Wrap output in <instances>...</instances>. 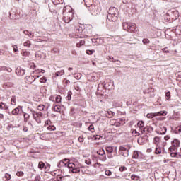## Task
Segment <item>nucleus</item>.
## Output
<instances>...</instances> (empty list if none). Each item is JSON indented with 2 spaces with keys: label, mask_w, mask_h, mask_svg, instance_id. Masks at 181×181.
Masks as SVG:
<instances>
[{
  "label": "nucleus",
  "mask_w": 181,
  "mask_h": 181,
  "mask_svg": "<svg viewBox=\"0 0 181 181\" xmlns=\"http://www.w3.org/2000/svg\"><path fill=\"white\" fill-rule=\"evenodd\" d=\"M64 21L65 22V23H69V22H71V18L69 17H68V16L64 14Z\"/></svg>",
  "instance_id": "5701e85b"
},
{
  "label": "nucleus",
  "mask_w": 181,
  "mask_h": 181,
  "mask_svg": "<svg viewBox=\"0 0 181 181\" xmlns=\"http://www.w3.org/2000/svg\"><path fill=\"white\" fill-rule=\"evenodd\" d=\"M84 45H86V41L81 40L79 41V42L76 43V47H81V46H84Z\"/></svg>",
  "instance_id": "4be33fe9"
},
{
  "label": "nucleus",
  "mask_w": 181,
  "mask_h": 181,
  "mask_svg": "<svg viewBox=\"0 0 181 181\" xmlns=\"http://www.w3.org/2000/svg\"><path fill=\"white\" fill-rule=\"evenodd\" d=\"M38 168L42 170V169H47V167H46V164L43 163L42 161H40L38 163Z\"/></svg>",
  "instance_id": "2eb2a0df"
},
{
  "label": "nucleus",
  "mask_w": 181,
  "mask_h": 181,
  "mask_svg": "<svg viewBox=\"0 0 181 181\" xmlns=\"http://www.w3.org/2000/svg\"><path fill=\"white\" fill-rule=\"evenodd\" d=\"M111 11H117V8H115V7H112V8H110V9H109V12L110 13H108L109 14H108V16H107V19H108V21H110V22H114V16H115V13H112V12H111ZM112 15H113V16H112Z\"/></svg>",
  "instance_id": "0eeeda50"
},
{
  "label": "nucleus",
  "mask_w": 181,
  "mask_h": 181,
  "mask_svg": "<svg viewBox=\"0 0 181 181\" xmlns=\"http://www.w3.org/2000/svg\"><path fill=\"white\" fill-rule=\"evenodd\" d=\"M107 158L109 159H112V158H114V156H112V154L111 153H107Z\"/></svg>",
  "instance_id": "13d9d810"
},
{
  "label": "nucleus",
  "mask_w": 181,
  "mask_h": 181,
  "mask_svg": "<svg viewBox=\"0 0 181 181\" xmlns=\"http://www.w3.org/2000/svg\"><path fill=\"white\" fill-rule=\"evenodd\" d=\"M70 115H74V108H71V111L69 112Z\"/></svg>",
  "instance_id": "0e129e2a"
},
{
  "label": "nucleus",
  "mask_w": 181,
  "mask_h": 181,
  "mask_svg": "<svg viewBox=\"0 0 181 181\" xmlns=\"http://www.w3.org/2000/svg\"><path fill=\"white\" fill-rule=\"evenodd\" d=\"M78 142H84V137L83 136H81L78 139Z\"/></svg>",
  "instance_id": "864d4df0"
},
{
  "label": "nucleus",
  "mask_w": 181,
  "mask_h": 181,
  "mask_svg": "<svg viewBox=\"0 0 181 181\" xmlns=\"http://www.w3.org/2000/svg\"><path fill=\"white\" fill-rule=\"evenodd\" d=\"M171 145L168 149L170 151V155L172 158H180V154L177 153L176 151H177V148L180 146V141L175 139L173 141H171Z\"/></svg>",
  "instance_id": "f03ea898"
},
{
  "label": "nucleus",
  "mask_w": 181,
  "mask_h": 181,
  "mask_svg": "<svg viewBox=\"0 0 181 181\" xmlns=\"http://www.w3.org/2000/svg\"><path fill=\"white\" fill-rule=\"evenodd\" d=\"M74 77L76 80H80V78H81V74H79V73L74 74Z\"/></svg>",
  "instance_id": "c756f323"
},
{
  "label": "nucleus",
  "mask_w": 181,
  "mask_h": 181,
  "mask_svg": "<svg viewBox=\"0 0 181 181\" xmlns=\"http://www.w3.org/2000/svg\"><path fill=\"white\" fill-rule=\"evenodd\" d=\"M54 5H60L63 4V0H52Z\"/></svg>",
  "instance_id": "a878e982"
},
{
  "label": "nucleus",
  "mask_w": 181,
  "mask_h": 181,
  "mask_svg": "<svg viewBox=\"0 0 181 181\" xmlns=\"http://www.w3.org/2000/svg\"><path fill=\"white\" fill-rule=\"evenodd\" d=\"M64 84H66V86H67V84H70V81H69L67 79H64Z\"/></svg>",
  "instance_id": "bf43d9fd"
},
{
  "label": "nucleus",
  "mask_w": 181,
  "mask_h": 181,
  "mask_svg": "<svg viewBox=\"0 0 181 181\" xmlns=\"http://www.w3.org/2000/svg\"><path fill=\"white\" fill-rule=\"evenodd\" d=\"M107 60H114V57L109 56L107 57Z\"/></svg>",
  "instance_id": "774afa93"
},
{
  "label": "nucleus",
  "mask_w": 181,
  "mask_h": 181,
  "mask_svg": "<svg viewBox=\"0 0 181 181\" xmlns=\"http://www.w3.org/2000/svg\"><path fill=\"white\" fill-rule=\"evenodd\" d=\"M23 33L24 35H26V36H28L30 39H32V37H35V33L29 32L28 30H24Z\"/></svg>",
  "instance_id": "9b49d317"
},
{
  "label": "nucleus",
  "mask_w": 181,
  "mask_h": 181,
  "mask_svg": "<svg viewBox=\"0 0 181 181\" xmlns=\"http://www.w3.org/2000/svg\"><path fill=\"white\" fill-rule=\"evenodd\" d=\"M131 179H132V180H136V181H138V180H139V176H138V175H136L135 174H133L131 176Z\"/></svg>",
  "instance_id": "c85d7f7f"
},
{
  "label": "nucleus",
  "mask_w": 181,
  "mask_h": 181,
  "mask_svg": "<svg viewBox=\"0 0 181 181\" xmlns=\"http://www.w3.org/2000/svg\"><path fill=\"white\" fill-rule=\"evenodd\" d=\"M46 81H47V79L45 76L40 79V83H46Z\"/></svg>",
  "instance_id": "c03bdc74"
},
{
  "label": "nucleus",
  "mask_w": 181,
  "mask_h": 181,
  "mask_svg": "<svg viewBox=\"0 0 181 181\" xmlns=\"http://www.w3.org/2000/svg\"><path fill=\"white\" fill-rule=\"evenodd\" d=\"M137 127H139V128H144V127H145V123L142 120L139 121L137 123Z\"/></svg>",
  "instance_id": "cd10ccee"
},
{
  "label": "nucleus",
  "mask_w": 181,
  "mask_h": 181,
  "mask_svg": "<svg viewBox=\"0 0 181 181\" xmlns=\"http://www.w3.org/2000/svg\"><path fill=\"white\" fill-rule=\"evenodd\" d=\"M25 71H26V70H25L21 67H18L16 69V74H17L18 76H25Z\"/></svg>",
  "instance_id": "6e6552de"
},
{
  "label": "nucleus",
  "mask_w": 181,
  "mask_h": 181,
  "mask_svg": "<svg viewBox=\"0 0 181 181\" xmlns=\"http://www.w3.org/2000/svg\"><path fill=\"white\" fill-rule=\"evenodd\" d=\"M54 111L56 112H62V106H60V105H54Z\"/></svg>",
  "instance_id": "412c9836"
},
{
  "label": "nucleus",
  "mask_w": 181,
  "mask_h": 181,
  "mask_svg": "<svg viewBox=\"0 0 181 181\" xmlns=\"http://www.w3.org/2000/svg\"><path fill=\"white\" fill-rule=\"evenodd\" d=\"M63 74H64V70H61V71H57L55 73L56 77H59L60 76H63Z\"/></svg>",
  "instance_id": "bb28decb"
},
{
  "label": "nucleus",
  "mask_w": 181,
  "mask_h": 181,
  "mask_svg": "<svg viewBox=\"0 0 181 181\" xmlns=\"http://www.w3.org/2000/svg\"><path fill=\"white\" fill-rule=\"evenodd\" d=\"M165 141H169V139H170V136L167 135L164 137Z\"/></svg>",
  "instance_id": "e2e57ef3"
},
{
  "label": "nucleus",
  "mask_w": 181,
  "mask_h": 181,
  "mask_svg": "<svg viewBox=\"0 0 181 181\" xmlns=\"http://www.w3.org/2000/svg\"><path fill=\"white\" fill-rule=\"evenodd\" d=\"M12 47L13 49V52L14 53H16V52H18V45H13Z\"/></svg>",
  "instance_id": "8fccbe9b"
},
{
  "label": "nucleus",
  "mask_w": 181,
  "mask_h": 181,
  "mask_svg": "<svg viewBox=\"0 0 181 181\" xmlns=\"http://www.w3.org/2000/svg\"><path fill=\"white\" fill-rule=\"evenodd\" d=\"M172 12H173V15L175 16V19H177V18H179V11L175 10Z\"/></svg>",
  "instance_id": "f704fd0d"
},
{
  "label": "nucleus",
  "mask_w": 181,
  "mask_h": 181,
  "mask_svg": "<svg viewBox=\"0 0 181 181\" xmlns=\"http://www.w3.org/2000/svg\"><path fill=\"white\" fill-rule=\"evenodd\" d=\"M23 56L29 57V56H30V52H28V51H25L23 52Z\"/></svg>",
  "instance_id": "ea45409f"
},
{
  "label": "nucleus",
  "mask_w": 181,
  "mask_h": 181,
  "mask_svg": "<svg viewBox=\"0 0 181 181\" xmlns=\"http://www.w3.org/2000/svg\"><path fill=\"white\" fill-rule=\"evenodd\" d=\"M106 152L107 153H112V152H114V148L112 146H107L106 147Z\"/></svg>",
  "instance_id": "393cba45"
},
{
  "label": "nucleus",
  "mask_w": 181,
  "mask_h": 181,
  "mask_svg": "<svg viewBox=\"0 0 181 181\" xmlns=\"http://www.w3.org/2000/svg\"><path fill=\"white\" fill-rule=\"evenodd\" d=\"M119 172H125V170H127V167L121 166V167H119Z\"/></svg>",
  "instance_id": "a19ab883"
},
{
  "label": "nucleus",
  "mask_w": 181,
  "mask_h": 181,
  "mask_svg": "<svg viewBox=\"0 0 181 181\" xmlns=\"http://www.w3.org/2000/svg\"><path fill=\"white\" fill-rule=\"evenodd\" d=\"M88 130H89V131H91L92 132H94V125L90 124V125L88 127Z\"/></svg>",
  "instance_id": "3c124183"
},
{
  "label": "nucleus",
  "mask_w": 181,
  "mask_h": 181,
  "mask_svg": "<svg viewBox=\"0 0 181 181\" xmlns=\"http://www.w3.org/2000/svg\"><path fill=\"white\" fill-rule=\"evenodd\" d=\"M132 159H139V151H134L132 155Z\"/></svg>",
  "instance_id": "a211bd4d"
},
{
  "label": "nucleus",
  "mask_w": 181,
  "mask_h": 181,
  "mask_svg": "<svg viewBox=\"0 0 181 181\" xmlns=\"http://www.w3.org/2000/svg\"><path fill=\"white\" fill-rule=\"evenodd\" d=\"M48 131H56V127L54 125H50L47 127Z\"/></svg>",
  "instance_id": "7c9ffc66"
},
{
  "label": "nucleus",
  "mask_w": 181,
  "mask_h": 181,
  "mask_svg": "<svg viewBox=\"0 0 181 181\" xmlns=\"http://www.w3.org/2000/svg\"><path fill=\"white\" fill-rule=\"evenodd\" d=\"M5 107H6V104L4 103H0V109L1 110H4V108H5Z\"/></svg>",
  "instance_id": "de8ad7c7"
},
{
  "label": "nucleus",
  "mask_w": 181,
  "mask_h": 181,
  "mask_svg": "<svg viewBox=\"0 0 181 181\" xmlns=\"http://www.w3.org/2000/svg\"><path fill=\"white\" fill-rule=\"evenodd\" d=\"M12 177L11 176V174L6 173L5 174V178L7 179V180H11V178Z\"/></svg>",
  "instance_id": "49530a36"
},
{
  "label": "nucleus",
  "mask_w": 181,
  "mask_h": 181,
  "mask_svg": "<svg viewBox=\"0 0 181 181\" xmlns=\"http://www.w3.org/2000/svg\"><path fill=\"white\" fill-rule=\"evenodd\" d=\"M57 166V168H67L69 169V173H80V167H78L74 163H71L70 160L67 158L60 160Z\"/></svg>",
  "instance_id": "f257e3e1"
},
{
  "label": "nucleus",
  "mask_w": 181,
  "mask_h": 181,
  "mask_svg": "<svg viewBox=\"0 0 181 181\" xmlns=\"http://www.w3.org/2000/svg\"><path fill=\"white\" fill-rule=\"evenodd\" d=\"M155 153L156 155H159V153H162V150L160 148H156Z\"/></svg>",
  "instance_id": "58836bf2"
},
{
  "label": "nucleus",
  "mask_w": 181,
  "mask_h": 181,
  "mask_svg": "<svg viewBox=\"0 0 181 181\" xmlns=\"http://www.w3.org/2000/svg\"><path fill=\"white\" fill-rule=\"evenodd\" d=\"M165 98L166 100H170V91L165 93Z\"/></svg>",
  "instance_id": "4c0bfd02"
},
{
  "label": "nucleus",
  "mask_w": 181,
  "mask_h": 181,
  "mask_svg": "<svg viewBox=\"0 0 181 181\" xmlns=\"http://www.w3.org/2000/svg\"><path fill=\"white\" fill-rule=\"evenodd\" d=\"M129 149H131V146H120L119 148V153L122 155V156H124V158H128L129 155Z\"/></svg>",
  "instance_id": "39448f33"
},
{
  "label": "nucleus",
  "mask_w": 181,
  "mask_h": 181,
  "mask_svg": "<svg viewBox=\"0 0 181 181\" xmlns=\"http://www.w3.org/2000/svg\"><path fill=\"white\" fill-rule=\"evenodd\" d=\"M156 117H165L168 115V112L163 110L160 112H155Z\"/></svg>",
  "instance_id": "9d476101"
},
{
  "label": "nucleus",
  "mask_w": 181,
  "mask_h": 181,
  "mask_svg": "<svg viewBox=\"0 0 181 181\" xmlns=\"http://www.w3.org/2000/svg\"><path fill=\"white\" fill-rule=\"evenodd\" d=\"M38 111H47L49 110V107H45V105H40L37 106Z\"/></svg>",
  "instance_id": "f8f14e48"
},
{
  "label": "nucleus",
  "mask_w": 181,
  "mask_h": 181,
  "mask_svg": "<svg viewBox=\"0 0 181 181\" xmlns=\"http://www.w3.org/2000/svg\"><path fill=\"white\" fill-rule=\"evenodd\" d=\"M16 175H17V176H18V177H21V176H23L24 173H23V171H18V172L16 173Z\"/></svg>",
  "instance_id": "09e8293b"
},
{
  "label": "nucleus",
  "mask_w": 181,
  "mask_h": 181,
  "mask_svg": "<svg viewBox=\"0 0 181 181\" xmlns=\"http://www.w3.org/2000/svg\"><path fill=\"white\" fill-rule=\"evenodd\" d=\"M5 70H6V66H0V72L5 71Z\"/></svg>",
  "instance_id": "5fc2aeb1"
},
{
  "label": "nucleus",
  "mask_w": 181,
  "mask_h": 181,
  "mask_svg": "<svg viewBox=\"0 0 181 181\" xmlns=\"http://www.w3.org/2000/svg\"><path fill=\"white\" fill-rule=\"evenodd\" d=\"M23 108V106H18L16 108H15V109L12 111L13 115H18V114H19V111H23V110H22Z\"/></svg>",
  "instance_id": "1a4fd4ad"
},
{
  "label": "nucleus",
  "mask_w": 181,
  "mask_h": 181,
  "mask_svg": "<svg viewBox=\"0 0 181 181\" xmlns=\"http://www.w3.org/2000/svg\"><path fill=\"white\" fill-rule=\"evenodd\" d=\"M142 42L144 43V45H148L149 39L144 38L143 39Z\"/></svg>",
  "instance_id": "37998d69"
},
{
  "label": "nucleus",
  "mask_w": 181,
  "mask_h": 181,
  "mask_svg": "<svg viewBox=\"0 0 181 181\" xmlns=\"http://www.w3.org/2000/svg\"><path fill=\"white\" fill-rule=\"evenodd\" d=\"M154 141H155V142H159L160 141V139L158 136H156L154 138Z\"/></svg>",
  "instance_id": "680f3d73"
},
{
  "label": "nucleus",
  "mask_w": 181,
  "mask_h": 181,
  "mask_svg": "<svg viewBox=\"0 0 181 181\" xmlns=\"http://www.w3.org/2000/svg\"><path fill=\"white\" fill-rule=\"evenodd\" d=\"M55 101H56V103H57V104L62 103V96H60V95H57V96L55 97Z\"/></svg>",
  "instance_id": "2f4dec72"
},
{
  "label": "nucleus",
  "mask_w": 181,
  "mask_h": 181,
  "mask_svg": "<svg viewBox=\"0 0 181 181\" xmlns=\"http://www.w3.org/2000/svg\"><path fill=\"white\" fill-rule=\"evenodd\" d=\"M162 51L163 52V53H170L168 47H166L162 49Z\"/></svg>",
  "instance_id": "603ef678"
},
{
  "label": "nucleus",
  "mask_w": 181,
  "mask_h": 181,
  "mask_svg": "<svg viewBox=\"0 0 181 181\" xmlns=\"http://www.w3.org/2000/svg\"><path fill=\"white\" fill-rule=\"evenodd\" d=\"M107 118H112V117H114V115H115V112H112V111H107L106 112L105 114Z\"/></svg>",
  "instance_id": "f3484780"
},
{
  "label": "nucleus",
  "mask_w": 181,
  "mask_h": 181,
  "mask_svg": "<svg viewBox=\"0 0 181 181\" xmlns=\"http://www.w3.org/2000/svg\"><path fill=\"white\" fill-rule=\"evenodd\" d=\"M68 18H70L71 21H73V18L74 16V13L71 11H69L66 14H65Z\"/></svg>",
  "instance_id": "aec40b11"
},
{
  "label": "nucleus",
  "mask_w": 181,
  "mask_h": 181,
  "mask_svg": "<svg viewBox=\"0 0 181 181\" xmlns=\"http://www.w3.org/2000/svg\"><path fill=\"white\" fill-rule=\"evenodd\" d=\"M33 118L37 122V124H42V117H39L35 115V113H33Z\"/></svg>",
  "instance_id": "ddd939ff"
},
{
  "label": "nucleus",
  "mask_w": 181,
  "mask_h": 181,
  "mask_svg": "<svg viewBox=\"0 0 181 181\" xmlns=\"http://www.w3.org/2000/svg\"><path fill=\"white\" fill-rule=\"evenodd\" d=\"M30 111L32 112H33V114H35V117H38L40 118H43V113H42L40 112H36V111H34L33 110H30Z\"/></svg>",
  "instance_id": "dca6fc26"
},
{
  "label": "nucleus",
  "mask_w": 181,
  "mask_h": 181,
  "mask_svg": "<svg viewBox=\"0 0 181 181\" xmlns=\"http://www.w3.org/2000/svg\"><path fill=\"white\" fill-rule=\"evenodd\" d=\"M107 84L102 83H99L98 86V90H100V87H104V88H107Z\"/></svg>",
  "instance_id": "c9c22d12"
},
{
  "label": "nucleus",
  "mask_w": 181,
  "mask_h": 181,
  "mask_svg": "<svg viewBox=\"0 0 181 181\" xmlns=\"http://www.w3.org/2000/svg\"><path fill=\"white\" fill-rule=\"evenodd\" d=\"M11 104H13V105H15L16 104V99L12 98H11Z\"/></svg>",
  "instance_id": "6e6d98bb"
},
{
  "label": "nucleus",
  "mask_w": 181,
  "mask_h": 181,
  "mask_svg": "<svg viewBox=\"0 0 181 181\" xmlns=\"http://www.w3.org/2000/svg\"><path fill=\"white\" fill-rule=\"evenodd\" d=\"M134 134H136V136H139V135H141V134H139V132H138V131H136V130H134L133 134H134Z\"/></svg>",
  "instance_id": "052dcab7"
},
{
  "label": "nucleus",
  "mask_w": 181,
  "mask_h": 181,
  "mask_svg": "<svg viewBox=\"0 0 181 181\" xmlns=\"http://www.w3.org/2000/svg\"><path fill=\"white\" fill-rule=\"evenodd\" d=\"M105 175H107V176H111V175H112V173L110 170H106Z\"/></svg>",
  "instance_id": "4d7b16f0"
},
{
  "label": "nucleus",
  "mask_w": 181,
  "mask_h": 181,
  "mask_svg": "<svg viewBox=\"0 0 181 181\" xmlns=\"http://www.w3.org/2000/svg\"><path fill=\"white\" fill-rule=\"evenodd\" d=\"M6 71H8V73H11L12 71L11 68H6Z\"/></svg>",
  "instance_id": "338daca9"
},
{
  "label": "nucleus",
  "mask_w": 181,
  "mask_h": 181,
  "mask_svg": "<svg viewBox=\"0 0 181 181\" xmlns=\"http://www.w3.org/2000/svg\"><path fill=\"white\" fill-rule=\"evenodd\" d=\"M156 119L157 121H165V119H166V118L164 117H156Z\"/></svg>",
  "instance_id": "a18cd8bd"
},
{
  "label": "nucleus",
  "mask_w": 181,
  "mask_h": 181,
  "mask_svg": "<svg viewBox=\"0 0 181 181\" xmlns=\"http://www.w3.org/2000/svg\"><path fill=\"white\" fill-rule=\"evenodd\" d=\"M162 131L163 132H160V135H165V134H166V131H168V129L165 127H163Z\"/></svg>",
  "instance_id": "e433bc0d"
},
{
  "label": "nucleus",
  "mask_w": 181,
  "mask_h": 181,
  "mask_svg": "<svg viewBox=\"0 0 181 181\" xmlns=\"http://www.w3.org/2000/svg\"><path fill=\"white\" fill-rule=\"evenodd\" d=\"M22 112L23 114L24 122H28V121H29V118H30V115L23 112V110H22Z\"/></svg>",
  "instance_id": "4468645a"
},
{
  "label": "nucleus",
  "mask_w": 181,
  "mask_h": 181,
  "mask_svg": "<svg viewBox=\"0 0 181 181\" xmlns=\"http://www.w3.org/2000/svg\"><path fill=\"white\" fill-rule=\"evenodd\" d=\"M123 29L124 30H127V32H130V33H132L133 32H135L136 30V24L132 23H123Z\"/></svg>",
  "instance_id": "7ed1b4c3"
},
{
  "label": "nucleus",
  "mask_w": 181,
  "mask_h": 181,
  "mask_svg": "<svg viewBox=\"0 0 181 181\" xmlns=\"http://www.w3.org/2000/svg\"><path fill=\"white\" fill-rule=\"evenodd\" d=\"M40 180V175H37L35 178V181H39Z\"/></svg>",
  "instance_id": "69168bd1"
},
{
  "label": "nucleus",
  "mask_w": 181,
  "mask_h": 181,
  "mask_svg": "<svg viewBox=\"0 0 181 181\" xmlns=\"http://www.w3.org/2000/svg\"><path fill=\"white\" fill-rule=\"evenodd\" d=\"M84 4L87 8H90V11L93 12V13H96V15L98 13H97V8H98L97 6L94 5V0H83Z\"/></svg>",
  "instance_id": "20e7f679"
},
{
  "label": "nucleus",
  "mask_w": 181,
  "mask_h": 181,
  "mask_svg": "<svg viewBox=\"0 0 181 181\" xmlns=\"http://www.w3.org/2000/svg\"><path fill=\"white\" fill-rule=\"evenodd\" d=\"M152 131H153V128L152 127H145L144 129H143V132H146V134H151V132H152Z\"/></svg>",
  "instance_id": "6ab92c4d"
},
{
  "label": "nucleus",
  "mask_w": 181,
  "mask_h": 181,
  "mask_svg": "<svg viewBox=\"0 0 181 181\" xmlns=\"http://www.w3.org/2000/svg\"><path fill=\"white\" fill-rule=\"evenodd\" d=\"M71 95H73V93L69 90L66 96L68 101H70L71 100Z\"/></svg>",
  "instance_id": "72a5a7b5"
},
{
  "label": "nucleus",
  "mask_w": 181,
  "mask_h": 181,
  "mask_svg": "<svg viewBox=\"0 0 181 181\" xmlns=\"http://www.w3.org/2000/svg\"><path fill=\"white\" fill-rule=\"evenodd\" d=\"M95 52V50H90V49H88V50L86 51V53L87 54L91 55V54H93V53H94Z\"/></svg>",
  "instance_id": "79ce46f5"
},
{
  "label": "nucleus",
  "mask_w": 181,
  "mask_h": 181,
  "mask_svg": "<svg viewBox=\"0 0 181 181\" xmlns=\"http://www.w3.org/2000/svg\"><path fill=\"white\" fill-rule=\"evenodd\" d=\"M98 155H100L102 157H98V159H100V160H102V162H105L107 160V156H105V151L104 148H100L97 151Z\"/></svg>",
  "instance_id": "423d86ee"
},
{
  "label": "nucleus",
  "mask_w": 181,
  "mask_h": 181,
  "mask_svg": "<svg viewBox=\"0 0 181 181\" xmlns=\"http://www.w3.org/2000/svg\"><path fill=\"white\" fill-rule=\"evenodd\" d=\"M155 117H156V113H148L146 115V117L149 119H152V118H155Z\"/></svg>",
  "instance_id": "b1692460"
},
{
  "label": "nucleus",
  "mask_w": 181,
  "mask_h": 181,
  "mask_svg": "<svg viewBox=\"0 0 181 181\" xmlns=\"http://www.w3.org/2000/svg\"><path fill=\"white\" fill-rule=\"evenodd\" d=\"M31 45L32 44L30 43V40H27L23 43V46H25V47H30Z\"/></svg>",
  "instance_id": "473e14b6"
}]
</instances>
